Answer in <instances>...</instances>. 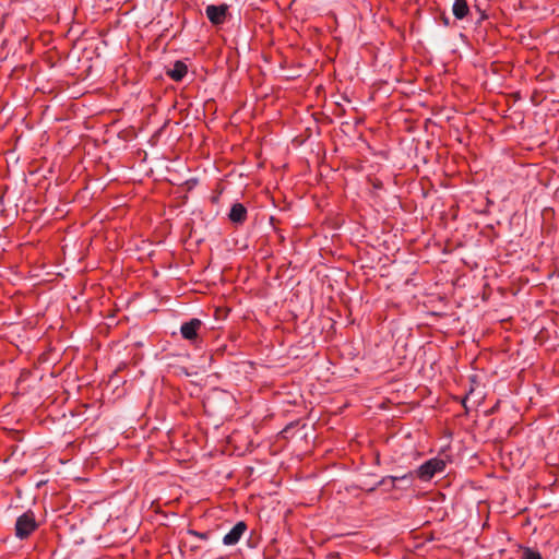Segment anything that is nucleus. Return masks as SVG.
Instances as JSON below:
<instances>
[{
	"instance_id": "obj_10",
	"label": "nucleus",
	"mask_w": 559,
	"mask_h": 559,
	"mask_svg": "<svg viewBox=\"0 0 559 559\" xmlns=\"http://www.w3.org/2000/svg\"><path fill=\"white\" fill-rule=\"evenodd\" d=\"M522 559H543L539 551L532 548H525L522 554Z\"/></svg>"
},
{
	"instance_id": "obj_9",
	"label": "nucleus",
	"mask_w": 559,
	"mask_h": 559,
	"mask_svg": "<svg viewBox=\"0 0 559 559\" xmlns=\"http://www.w3.org/2000/svg\"><path fill=\"white\" fill-rule=\"evenodd\" d=\"M452 13L457 20L465 19L469 13V7L466 0H454L452 5Z\"/></svg>"
},
{
	"instance_id": "obj_11",
	"label": "nucleus",
	"mask_w": 559,
	"mask_h": 559,
	"mask_svg": "<svg viewBox=\"0 0 559 559\" xmlns=\"http://www.w3.org/2000/svg\"><path fill=\"white\" fill-rule=\"evenodd\" d=\"M466 400H467V396H465V397L463 399V401H462L463 406H464L465 408H466Z\"/></svg>"
},
{
	"instance_id": "obj_4",
	"label": "nucleus",
	"mask_w": 559,
	"mask_h": 559,
	"mask_svg": "<svg viewBox=\"0 0 559 559\" xmlns=\"http://www.w3.org/2000/svg\"><path fill=\"white\" fill-rule=\"evenodd\" d=\"M246 531L247 524L243 521L237 522L234 527L223 537V544L226 546H234L238 544Z\"/></svg>"
},
{
	"instance_id": "obj_7",
	"label": "nucleus",
	"mask_w": 559,
	"mask_h": 559,
	"mask_svg": "<svg viewBox=\"0 0 559 559\" xmlns=\"http://www.w3.org/2000/svg\"><path fill=\"white\" fill-rule=\"evenodd\" d=\"M396 481H404L406 483V487H409L412 485V481H413V473H407L405 475H402V476H386V477H383L377 486H385L388 484H390V487L391 488H395L396 487Z\"/></svg>"
},
{
	"instance_id": "obj_2",
	"label": "nucleus",
	"mask_w": 559,
	"mask_h": 559,
	"mask_svg": "<svg viewBox=\"0 0 559 559\" xmlns=\"http://www.w3.org/2000/svg\"><path fill=\"white\" fill-rule=\"evenodd\" d=\"M38 527L33 511L28 510L21 514L15 522V536L23 540L28 538Z\"/></svg>"
},
{
	"instance_id": "obj_8",
	"label": "nucleus",
	"mask_w": 559,
	"mask_h": 559,
	"mask_svg": "<svg viewBox=\"0 0 559 559\" xmlns=\"http://www.w3.org/2000/svg\"><path fill=\"white\" fill-rule=\"evenodd\" d=\"M188 72L187 64L182 61H176L171 69L167 70V75L176 82H180Z\"/></svg>"
},
{
	"instance_id": "obj_1",
	"label": "nucleus",
	"mask_w": 559,
	"mask_h": 559,
	"mask_svg": "<svg viewBox=\"0 0 559 559\" xmlns=\"http://www.w3.org/2000/svg\"><path fill=\"white\" fill-rule=\"evenodd\" d=\"M447 463L440 457H432L423 463L416 471L412 472L413 477L416 476L423 481L430 480L435 475L444 472Z\"/></svg>"
},
{
	"instance_id": "obj_12",
	"label": "nucleus",
	"mask_w": 559,
	"mask_h": 559,
	"mask_svg": "<svg viewBox=\"0 0 559 559\" xmlns=\"http://www.w3.org/2000/svg\"><path fill=\"white\" fill-rule=\"evenodd\" d=\"M193 535H197V536H200V537H204V534H199L198 532H192Z\"/></svg>"
},
{
	"instance_id": "obj_3",
	"label": "nucleus",
	"mask_w": 559,
	"mask_h": 559,
	"mask_svg": "<svg viewBox=\"0 0 559 559\" xmlns=\"http://www.w3.org/2000/svg\"><path fill=\"white\" fill-rule=\"evenodd\" d=\"M229 5L226 3L222 4H209L205 8V15L213 25H221L225 23L228 14Z\"/></svg>"
},
{
	"instance_id": "obj_5",
	"label": "nucleus",
	"mask_w": 559,
	"mask_h": 559,
	"mask_svg": "<svg viewBox=\"0 0 559 559\" xmlns=\"http://www.w3.org/2000/svg\"><path fill=\"white\" fill-rule=\"evenodd\" d=\"M202 326L200 319L193 318L185 322L180 328V333L185 340L194 341L198 337V332Z\"/></svg>"
},
{
	"instance_id": "obj_6",
	"label": "nucleus",
	"mask_w": 559,
	"mask_h": 559,
	"mask_svg": "<svg viewBox=\"0 0 559 559\" xmlns=\"http://www.w3.org/2000/svg\"><path fill=\"white\" fill-rule=\"evenodd\" d=\"M228 218L234 224H243L247 219V209L241 203H234L228 214Z\"/></svg>"
}]
</instances>
